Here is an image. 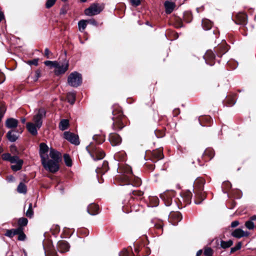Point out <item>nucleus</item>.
<instances>
[{"instance_id":"1","label":"nucleus","mask_w":256,"mask_h":256,"mask_svg":"<svg viewBox=\"0 0 256 256\" xmlns=\"http://www.w3.org/2000/svg\"><path fill=\"white\" fill-rule=\"evenodd\" d=\"M122 184V185H128L130 188L139 186L142 184L140 179L132 174L131 168H128L127 172L123 175L118 178Z\"/></svg>"},{"instance_id":"2","label":"nucleus","mask_w":256,"mask_h":256,"mask_svg":"<svg viewBox=\"0 0 256 256\" xmlns=\"http://www.w3.org/2000/svg\"><path fill=\"white\" fill-rule=\"evenodd\" d=\"M46 66L51 68H55L54 72L56 75L59 76L64 74L68 68V62L65 60L63 62H60L46 60L44 62Z\"/></svg>"},{"instance_id":"3","label":"nucleus","mask_w":256,"mask_h":256,"mask_svg":"<svg viewBox=\"0 0 256 256\" xmlns=\"http://www.w3.org/2000/svg\"><path fill=\"white\" fill-rule=\"evenodd\" d=\"M86 149L94 160H102L104 157L105 154L103 150L96 147L93 142L88 146Z\"/></svg>"},{"instance_id":"4","label":"nucleus","mask_w":256,"mask_h":256,"mask_svg":"<svg viewBox=\"0 0 256 256\" xmlns=\"http://www.w3.org/2000/svg\"><path fill=\"white\" fill-rule=\"evenodd\" d=\"M114 116L112 117V128L114 130H120L124 126V124L122 122V118H123L122 112L120 108L118 110H114L112 111Z\"/></svg>"},{"instance_id":"5","label":"nucleus","mask_w":256,"mask_h":256,"mask_svg":"<svg viewBox=\"0 0 256 256\" xmlns=\"http://www.w3.org/2000/svg\"><path fill=\"white\" fill-rule=\"evenodd\" d=\"M68 83L72 87L78 86L82 83V74L77 72H72L68 78Z\"/></svg>"},{"instance_id":"6","label":"nucleus","mask_w":256,"mask_h":256,"mask_svg":"<svg viewBox=\"0 0 256 256\" xmlns=\"http://www.w3.org/2000/svg\"><path fill=\"white\" fill-rule=\"evenodd\" d=\"M41 162L44 168L51 172H56L58 171L59 169L58 162L50 160H44Z\"/></svg>"},{"instance_id":"7","label":"nucleus","mask_w":256,"mask_h":256,"mask_svg":"<svg viewBox=\"0 0 256 256\" xmlns=\"http://www.w3.org/2000/svg\"><path fill=\"white\" fill-rule=\"evenodd\" d=\"M102 10V8L98 4H94L85 10L84 14L86 16H92L100 14Z\"/></svg>"},{"instance_id":"8","label":"nucleus","mask_w":256,"mask_h":256,"mask_svg":"<svg viewBox=\"0 0 256 256\" xmlns=\"http://www.w3.org/2000/svg\"><path fill=\"white\" fill-rule=\"evenodd\" d=\"M46 111L44 109H40L38 110L37 114H36L33 118V120L36 125L38 128H40L42 124V119L46 116Z\"/></svg>"},{"instance_id":"9","label":"nucleus","mask_w":256,"mask_h":256,"mask_svg":"<svg viewBox=\"0 0 256 256\" xmlns=\"http://www.w3.org/2000/svg\"><path fill=\"white\" fill-rule=\"evenodd\" d=\"M64 137L72 144L75 145H78L80 144L78 136L72 132H65L64 133Z\"/></svg>"},{"instance_id":"10","label":"nucleus","mask_w":256,"mask_h":256,"mask_svg":"<svg viewBox=\"0 0 256 256\" xmlns=\"http://www.w3.org/2000/svg\"><path fill=\"white\" fill-rule=\"evenodd\" d=\"M48 147L44 143H41L40 144V150L39 154L41 158V161L44 160H48Z\"/></svg>"},{"instance_id":"11","label":"nucleus","mask_w":256,"mask_h":256,"mask_svg":"<svg viewBox=\"0 0 256 256\" xmlns=\"http://www.w3.org/2000/svg\"><path fill=\"white\" fill-rule=\"evenodd\" d=\"M109 140L112 146H116L121 143L122 138L118 134L112 133L110 134Z\"/></svg>"},{"instance_id":"12","label":"nucleus","mask_w":256,"mask_h":256,"mask_svg":"<svg viewBox=\"0 0 256 256\" xmlns=\"http://www.w3.org/2000/svg\"><path fill=\"white\" fill-rule=\"evenodd\" d=\"M204 58L207 64H210V66H212L214 64V63L212 62V61L214 59L215 54L212 50H207L204 56Z\"/></svg>"},{"instance_id":"13","label":"nucleus","mask_w":256,"mask_h":256,"mask_svg":"<svg viewBox=\"0 0 256 256\" xmlns=\"http://www.w3.org/2000/svg\"><path fill=\"white\" fill-rule=\"evenodd\" d=\"M248 234V232H244L240 228H236L232 233V236L238 238L247 236Z\"/></svg>"},{"instance_id":"14","label":"nucleus","mask_w":256,"mask_h":256,"mask_svg":"<svg viewBox=\"0 0 256 256\" xmlns=\"http://www.w3.org/2000/svg\"><path fill=\"white\" fill-rule=\"evenodd\" d=\"M202 190H194V194L196 199L194 200V203L196 204H200L205 198V195L202 192Z\"/></svg>"},{"instance_id":"15","label":"nucleus","mask_w":256,"mask_h":256,"mask_svg":"<svg viewBox=\"0 0 256 256\" xmlns=\"http://www.w3.org/2000/svg\"><path fill=\"white\" fill-rule=\"evenodd\" d=\"M69 244L64 240L59 241L58 243V248L61 252H64L69 250Z\"/></svg>"},{"instance_id":"16","label":"nucleus","mask_w":256,"mask_h":256,"mask_svg":"<svg viewBox=\"0 0 256 256\" xmlns=\"http://www.w3.org/2000/svg\"><path fill=\"white\" fill-rule=\"evenodd\" d=\"M18 120L14 118H8L6 121V126L8 128H14L18 126Z\"/></svg>"},{"instance_id":"17","label":"nucleus","mask_w":256,"mask_h":256,"mask_svg":"<svg viewBox=\"0 0 256 256\" xmlns=\"http://www.w3.org/2000/svg\"><path fill=\"white\" fill-rule=\"evenodd\" d=\"M26 128L28 132L32 136H36L38 134V129L34 124L32 122H28L26 124Z\"/></svg>"},{"instance_id":"18","label":"nucleus","mask_w":256,"mask_h":256,"mask_svg":"<svg viewBox=\"0 0 256 256\" xmlns=\"http://www.w3.org/2000/svg\"><path fill=\"white\" fill-rule=\"evenodd\" d=\"M99 207L98 205L96 204H90L87 208L88 212L92 216L96 215L98 214Z\"/></svg>"},{"instance_id":"19","label":"nucleus","mask_w":256,"mask_h":256,"mask_svg":"<svg viewBox=\"0 0 256 256\" xmlns=\"http://www.w3.org/2000/svg\"><path fill=\"white\" fill-rule=\"evenodd\" d=\"M50 156L54 160L59 162L61 158V154L53 148H50Z\"/></svg>"},{"instance_id":"20","label":"nucleus","mask_w":256,"mask_h":256,"mask_svg":"<svg viewBox=\"0 0 256 256\" xmlns=\"http://www.w3.org/2000/svg\"><path fill=\"white\" fill-rule=\"evenodd\" d=\"M164 5L166 9V12L167 14H170L173 11L176 6L174 2L169 1H166Z\"/></svg>"},{"instance_id":"21","label":"nucleus","mask_w":256,"mask_h":256,"mask_svg":"<svg viewBox=\"0 0 256 256\" xmlns=\"http://www.w3.org/2000/svg\"><path fill=\"white\" fill-rule=\"evenodd\" d=\"M204 184V180L202 178H198L194 182V190H203V187Z\"/></svg>"},{"instance_id":"22","label":"nucleus","mask_w":256,"mask_h":256,"mask_svg":"<svg viewBox=\"0 0 256 256\" xmlns=\"http://www.w3.org/2000/svg\"><path fill=\"white\" fill-rule=\"evenodd\" d=\"M185 202L186 204H190L191 202V200L192 198V193L190 190H186L182 193Z\"/></svg>"},{"instance_id":"23","label":"nucleus","mask_w":256,"mask_h":256,"mask_svg":"<svg viewBox=\"0 0 256 256\" xmlns=\"http://www.w3.org/2000/svg\"><path fill=\"white\" fill-rule=\"evenodd\" d=\"M152 156L154 158L161 160L164 158L162 150L161 149H157L153 150L152 152Z\"/></svg>"},{"instance_id":"24","label":"nucleus","mask_w":256,"mask_h":256,"mask_svg":"<svg viewBox=\"0 0 256 256\" xmlns=\"http://www.w3.org/2000/svg\"><path fill=\"white\" fill-rule=\"evenodd\" d=\"M6 136L8 140L11 142H14L16 140L18 136L16 134V132L13 130H10L8 132Z\"/></svg>"},{"instance_id":"25","label":"nucleus","mask_w":256,"mask_h":256,"mask_svg":"<svg viewBox=\"0 0 256 256\" xmlns=\"http://www.w3.org/2000/svg\"><path fill=\"white\" fill-rule=\"evenodd\" d=\"M202 25L203 28L206 30H209L212 26V22L208 19H204L202 22Z\"/></svg>"},{"instance_id":"26","label":"nucleus","mask_w":256,"mask_h":256,"mask_svg":"<svg viewBox=\"0 0 256 256\" xmlns=\"http://www.w3.org/2000/svg\"><path fill=\"white\" fill-rule=\"evenodd\" d=\"M69 126V122L68 120L63 119L59 124V128L62 130H64L68 128Z\"/></svg>"},{"instance_id":"27","label":"nucleus","mask_w":256,"mask_h":256,"mask_svg":"<svg viewBox=\"0 0 256 256\" xmlns=\"http://www.w3.org/2000/svg\"><path fill=\"white\" fill-rule=\"evenodd\" d=\"M18 192L20 194H26L27 188L26 186L22 182H20L17 188Z\"/></svg>"},{"instance_id":"28","label":"nucleus","mask_w":256,"mask_h":256,"mask_svg":"<svg viewBox=\"0 0 256 256\" xmlns=\"http://www.w3.org/2000/svg\"><path fill=\"white\" fill-rule=\"evenodd\" d=\"M67 99L68 102L72 104L76 100V94L74 92H69L67 94Z\"/></svg>"},{"instance_id":"29","label":"nucleus","mask_w":256,"mask_h":256,"mask_svg":"<svg viewBox=\"0 0 256 256\" xmlns=\"http://www.w3.org/2000/svg\"><path fill=\"white\" fill-rule=\"evenodd\" d=\"M22 164L23 160H20L16 164L11 166V168L14 172L18 171L22 168Z\"/></svg>"},{"instance_id":"30","label":"nucleus","mask_w":256,"mask_h":256,"mask_svg":"<svg viewBox=\"0 0 256 256\" xmlns=\"http://www.w3.org/2000/svg\"><path fill=\"white\" fill-rule=\"evenodd\" d=\"M232 244L233 242L231 240H229L228 241L222 240L220 242V246L223 248H226L232 246Z\"/></svg>"},{"instance_id":"31","label":"nucleus","mask_w":256,"mask_h":256,"mask_svg":"<svg viewBox=\"0 0 256 256\" xmlns=\"http://www.w3.org/2000/svg\"><path fill=\"white\" fill-rule=\"evenodd\" d=\"M64 158L66 166L70 167L72 166V160L68 154H64Z\"/></svg>"},{"instance_id":"32","label":"nucleus","mask_w":256,"mask_h":256,"mask_svg":"<svg viewBox=\"0 0 256 256\" xmlns=\"http://www.w3.org/2000/svg\"><path fill=\"white\" fill-rule=\"evenodd\" d=\"M86 20H80L78 22V29L80 32L83 31L86 26Z\"/></svg>"},{"instance_id":"33","label":"nucleus","mask_w":256,"mask_h":256,"mask_svg":"<svg viewBox=\"0 0 256 256\" xmlns=\"http://www.w3.org/2000/svg\"><path fill=\"white\" fill-rule=\"evenodd\" d=\"M108 166V162L106 161H104L102 164V168L101 170L100 168H98V169L96 170V172L97 173L98 172H105L107 171Z\"/></svg>"},{"instance_id":"34","label":"nucleus","mask_w":256,"mask_h":256,"mask_svg":"<svg viewBox=\"0 0 256 256\" xmlns=\"http://www.w3.org/2000/svg\"><path fill=\"white\" fill-rule=\"evenodd\" d=\"M93 140L98 144H102L104 142V139L102 136L100 134H96L93 136Z\"/></svg>"},{"instance_id":"35","label":"nucleus","mask_w":256,"mask_h":256,"mask_svg":"<svg viewBox=\"0 0 256 256\" xmlns=\"http://www.w3.org/2000/svg\"><path fill=\"white\" fill-rule=\"evenodd\" d=\"M28 220L26 218H21L18 220V224L20 227L26 226L28 224Z\"/></svg>"},{"instance_id":"36","label":"nucleus","mask_w":256,"mask_h":256,"mask_svg":"<svg viewBox=\"0 0 256 256\" xmlns=\"http://www.w3.org/2000/svg\"><path fill=\"white\" fill-rule=\"evenodd\" d=\"M32 206V203H30L28 205V208L26 213V216L30 218H32L34 214Z\"/></svg>"},{"instance_id":"37","label":"nucleus","mask_w":256,"mask_h":256,"mask_svg":"<svg viewBox=\"0 0 256 256\" xmlns=\"http://www.w3.org/2000/svg\"><path fill=\"white\" fill-rule=\"evenodd\" d=\"M170 218H176L178 222L180 221L182 219V216L180 212H174L170 214Z\"/></svg>"},{"instance_id":"38","label":"nucleus","mask_w":256,"mask_h":256,"mask_svg":"<svg viewBox=\"0 0 256 256\" xmlns=\"http://www.w3.org/2000/svg\"><path fill=\"white\" fill-rule=\"evenodd\" d=\"M245 226L248 230H252L254 227V223L250 220L246 222Z\"/></svg>"},{"instance_id":"39","label":"nucleus","mask_w":256,"mask_h":256,"mask_svg":"<svg viewBox=\"0 0 256 256\" xmlns=\"http://www.w3.org/2000/svg\"><path fill=\"white\" fill-rule=\"evenodd\" d=\"M20 160H20L18 156H11L9 162H10V163H12V164H14V163L16 164V163L18 162Z\"/></svg>"},{"instance_id":"40","label":"nucleus","mask_w":256,"mask_h":256,"mask_svg":"<svg viewBox=\"0 0 256 256\" xmlns=\"http://www.w3.org/2000/svg\"><path fill=\"white\" fill-rule=\"evenodd\" d=\"M242 247V243L240 242H238L234 247H232L230 249V252H234L240 249Z\"/></svg>"},{"instance_id":"41","label":"nucleus","mask_w":256,"mask_h":256,"mask_svg":"<svg viewBox=\"0 0 256 256\" xmlns=\"http://www.w3.org/2000/svg\"><path fill=\"white\" fill-rule=\"evenodd\" d=\"M212 250L210 248H206L204 250V254L206 256H212Z\"/></svg>"},{"instance_id":"42","label":"nucleus","mask_w":256,"mask_h":256,"mask_svg":"<svg viewBox=\"0 0 256 256\" xmlns=\"http://www.w3.org/2000/svg\"><path fill=\"white\" fill-rule=\"evenodd\" d=\"M56 0H48L46 4V6L48 8H51L56 2Z\"/></svg>"},{"instance_id":"43","label":"nucleus","mask_w":256,"mask_h":256,"mask_svg":"<svg viewBox=\"0 0 256 256\" xmlns=\"http://www.w3.org/2000/svg\"><path fill=\"white\" fill-rule=\"evenodd\" d=\"M130 192H132V195L134 196H141L144 194L143 192L142 191L134 190L132 189H130Z\"/></svg>"},{"instance_id":"44","label":"nucleus","mask_w":256,"mask_h":256,"mask_svg":"<svg viewBox=\"0 0 256 256\" xmlns=\"http://www.w3.org/2000/svg\"><path fill=\"white\" fill-rule=\"evenodd\" d=\"M11 156H12L10 155V154H9V153H5V154H2V158L4 160H6V161H8L9 162L10 160Z\"/></svg>"},{"instance_id":"45","label":"nucleus","mask_w":256,"mask_h":256,"mask_svg":"<svg viewBox=\"0 0 256 256\" xmlns=\"http://www.w3.org/2000/svg\"><path fill=\"white\" fill-rule=\"evenodd\" d=\"M13 230L14 235H18L22 231H23V228L18 227L16 228L12 229Z\"/></svg>"},{"instance_id":"46","label":"nucleus","mask_w":256,"mask_h":256,"mask_svg":"<svg viewBox=\"0 0 256 256\" xmlns=\"http://www.w3.org/2000/svg\"><path fill=\"white\" fill-rule=\"evenodd\" d=\"M231 186H232V185L229 182H223V184H222V188L228 189V188H230Z\"/></svg>"},{"instance_id":"47","label":"nucleus","mask_w":256,"mask_h":256,"mask_svg":"<svg viewBox=\"0 0 256 256\" xmlns=\"http://www.w3.org/2000/svg\"><path fill=\"white\" fill-rule=\"evenodd\" d=\"M154 226L158 230H161L163 226L162 222L158 221V222L154 223Z\"/></svg>"},{"instance_id":"48","label":"nucleus","mask_w":256,"mask_h":256,"mask_svg":"<svg viewBox=\"0 0 256 256\" xmlns=\"http://www.w3.org/2000/svg\"><path fill=\"white\" fill-rule=\"evenodd\" d=\"M130 3L132 6H137L140 4V0H130Z\"/></svg>"},{"instance_id":"49","label":"nucleus","mask_w":256,"mask_h":256,"mask_svg":"<svg viewBox=\"0 0 256 256\" xmlns=\"http://www.w3.org/2000/svg\"><path fill=\"white\" fill-rule=\"evenodd\" d=\"M119 256H129V252L127 250L124 249L119 253Z\"/></svg>"},{"instance_id":"50","label":"nucleus","mask_w":256,"mask_h":256,"mask_svg":"<svg viewBox=\"0 0 256 256\" xmlns=\"http://www.w3.org/2000/svg\"><path fill=\"white\" fill-rule=\"evenodd\" d=\"M26 237V234L24 233L23 231H22V232H20L18 234V239L19 240L22 241L25 240Z\"/></svg>"},{"instance_id":"51","label":"nucleus","mask_w":256,"mask_h":256,"mask_svg":"<svg viewBox=\"0 0 256 256\" xmlns=\"http://www.w3.org/2000/svg\"><path fill=\"white\" fill-rule=\"evenodd\" d=\"M40 70H36V72H35V73H34V81H36L38 80V78L40 77Z\"/></svg>"},{"instance_id":"52","label":"nucleus","mask_w":256,"mask_h":256,"mask_svg":"<svg viewBox=\"0 0 256 256\" xmlns=\"http://www.w3.org/2000/svg\"><path fill=\"white\" fill-rule=\"evenodd\" d=\"M6 108L4 107H0V122L1 121L2 118L4 116Z\"/></svg>"},{"instance_id":"53","label":"nucleus","mask_w":256,"mask_h":256,"mask_svg":"<svg viewBox=\"0 0 256 256\" xmlns=\"http://www.w3.org/2000/svg\"><path fill=\"white\" fill-rule=\"evenodd\" d=\"M6 236L10 238H12L14 236L13 230L12 229L8 230L6 232Z\"/></svg>"},{"instance_id":"54","label":"nucleus","mask_w":256,"mask_h":256,"mask_svg":"<svg viewBox=\"0 0 256 256\" xmlns=\"http://www.w3.org/2000/svg\"><path fill=\"white\" fill-rule=\"evenodd\" d=\"M179 202L182 204H184V206H185L186 204V202L184 198L182 195V193L180 194V197L178 198Z\"/></svg>"},{"instance_id":"55","label":"nucleus","mask_w":256,"mask_h":256,"mask_svg":"<svg viewBox=\"0 0 256 256\" xmlns=\"http://www.w3.org/2000/svg\"><path fill=\"white\" fill-rule=\"evenodd\" d=\"M52 54L51 52L49 50L48 48H46L44 50V56L47 58H50V54Z\"/></svg>"},{"instance_id":"56","label":"nucleus","mask_w":256,"mask_h":256,"mask_svg":"<svg viewBox=\"0 0 256 256\" xmlns=\"http://www.w3.org/2000/svg\"><path fill=\"white\" fill-rule=\"evenodd\" d=\"M28 63L29 64H33L34 66H37L38 64V60L34 59L32 60L28 61Z\"/></svg>"},{"instance_id":"57","label":"nucleus","mask_w":256,"mask_h":256,"mask_svg":"<svg viewBox=\"0 0 256 256\" xmlns=\"http://www.w3.org/2000/svg\"><path fill=\"white\" fill-rule=\"evenodd\" d=\"M5 80L4 74L0 72V84L2 83Z\"/></svg>"},{"instance_id":"58","label":"nucleus","mask_w":256,"mask_h":256,"mask_svg":"<svg viewBox=\"0 0 256 256\" xmlns=\"http://www.w3.org/2000/svg\"><path fill=\"white\" fill-rule=\"evenodd\" d=\"M239 224V222L238 220H234L231 223V226L232 228H236Z\"/></svg>"},{"instance_id":"59","label":"nucleus","mask_w":256,"mask_h":256,"mask_svg":"<svg viewBox=\"0 0 256 256\" xmlns=\"http://www.w3.org/2000/svg\"><path fill=\"white\" fill-rule=\"evenodd\" d=\"M90 23L93 25L97 24V22L94 20H90Z\"/></svg>"},{"instance_id":"60","label":"nucleus","mask_w":256,"mask_h":256,"mask_svg":"<svg viewBox=\"0 0 256 256\" xmlns=\"http://www.w3.org/2000/svg\"><path fill=\"white\" fill-rule=\"evenodd\" d=\"M256 220V215H254V216H251L250 218V220H252V222L253 220Z\"/></svg>"},{"instance_id":"61","label":"nucleus","mask_w":256,"mask_h":256,"mask_svg":"<svg viewBox=\"0 0 256 256\" xmlns=\"http://www.w3.org/2000/svg\"><path fill=\"white\" fill-rule=\"evenodd\" d=\"M202 250H200L196 252V256H200L202 254Z\"/></svg>"},{"instance_id":"62","label":"nucleus","mask_w":256,"mask_h":256,"mask_svg":"<svg viewBox=\"0 0 256 256\" xmlns=\"http://www.w3.org/2000/svg\"><path fill=\"white\" fill-rule=\"evenodd\" d=\"M14 179V178L12 176H10L8 178V182H11V181H12Z\"/></svg>"},{"instance_id":"63","label":"nucleus","mask_w":256,"mask_h":256,"mask_svg":"<svg viewBox=\"0 0 256 256\" xmlns=\"http://www.w3.org/2000/svg\"><path fill=\"white\" fill-rule=\"evenodd\" d=\"M4 14L0 12V22H1V20H2V19L4 18Z\"/></svg>"},{"instance_id":"64","label":"nucleus","mask_w":256,"mask_h":256,"mask_svg":"<svg viewBox=\"0 0 256 256\" xmlns=\"http://www.w3.org/2000/svg\"><path fill=\"white\" fill-rule=\"evenodd\" d=\"M26 120V118H21V122H22V123H23V124L25 123Z\"/></svg>"}]
</instances>
